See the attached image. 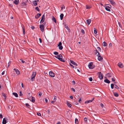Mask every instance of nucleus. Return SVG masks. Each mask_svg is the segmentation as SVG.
I'll use <instances>...</instances> for the list:
<instances>
[{
	"label": "nucleus",
	"instance_id": "c03bdc74",
	"mask_svg": "<svg viewBox=\"0 0 124 124\" xmlns=\"http://www.w3.org/2000/svg\"><path fill=\"white\" fill-rule=\"evenodd\" d=\"M89 80L90 81H92L93 80V78L92 77H90L89 78Z\"/></svg>",
	"mask_w": 124,
	"mask_h": 124
},
{
	"label": "nucleus",
	"instance_id": "4c0bfd02",
	"mask_svg": "<svg viewBox=\"0 0 124 124\" xmlns=\"http://www.w3.org/2000/svg\"><path fill=\"white\" fill-rule=\"evenodd\" d=\"M2 96L4 97L5 99H6V95L5 94V93H2Z\"/></svg>",
	"mask_w": 124,
	"mask_h": 124
},
{
	"label": "nucleus",
	"instance_id": "ea45409f",
	"mask_svg": "<svg viewBox=\"0 0 124 124\" xmlns=\"http://www.w3.org/2000/svg\"><path fill=\"white\" fill-rule=\"evenodd\" d=\"M114 87L115 88L117 89H119V87L116 84H114Z\"/></svg>",
	"mask_w": 124,
	"mask_h": 124
},
{
	"label": "nucleus",
	"instance_id": "13d9d810",
	"mask_svg": "<svg viewBox=\"0 0 124 124\" xmlns=\"http://www.w3.org/2000/svg\"><path fill=\"white\" fill-rule=\"evenodd\" d=\"M10 64H11V62L10 61L8 62V67L10 65Z\"/></svg>",
	"mask_w": 124,
	"mask_h": 124
},
{
	"label": "nucleus",
	"instance_id": "0eeeda50",
	"mask_svg": "<svg viewBox=\"0 0 124 124\" xmlns=\"http://www.w3.org/2000/svg\"><path fill=\"white\" fill-rule=\"evenodd\" d=\"M62 43L61 42H59L58 46H59V48L60 50H62L63 49V46H62Z\"/></svg>",
	"mask_w": 124,
	"mask_h": 124
},
{
	"label": "nucleus",
	"instance_id": "49530a36",
	"mask_svg": "<svg viewBox=\"0 0 124 124\" xmlns=\"http://www.w3.org/2000/svg\"><path fill=\"white\" fill-rule=\"evenodd\" d=\"M41 92H39V97H40L41 96Z\"/></svg>",
	"mask_w": 124,
	"mask_h": 124
},
{
	"label": "nucleus",
	"instance_id": "e433bc0d",
	"mask_svg": "<svg viewBox=\"0 0 124 124\" xmlns=\"http://www.w3.org/2000/svg\"><path fill=\"white\" fill-rule=\"evenodd\" d=\"M54 54L55 55H57L58 54V53L57 52L55 51L54 53Z\"/></svg>",
	"mask_w": 124,
	"mask_h": 124
},
{
	"label": "nucleus",
	"instance_id": "8fccbe9b",
	"mask_svg": "<svg viewBox=\"0 0 124 124\" xmlns=\"http://www.w3.org/2000/svg\"><path fill=\"white\" fill-rule=\"evenodd\" d=\"M20 60L21 61L22 63H24L25 62V61L23 60L22 59H20Z\"/></svg>",
	"mask_w": 124,
	"mask_h": 124
},
{
	"label": "nucleus",
	"instance_id": "f8f14e48",
	"mask_svg": "<svg viewBox=\"0 0 124 124\" xmlns=\"http://www.w3.org/2000/svg\"><path fill=\"white\" fill-rule=\"evenodd\" d=\"M14 70L15 71V72L17 74L19 75L20 74V71L17 69H14Z\"/></svg>",
	"mask_w": 124,
	"mask_h": 124
},
{
	"label": "nucleus",
	"instance_id": "72a5a7b5",
	"mask_svg": "<svg viewBox=\"0 0 124 124\" xmlns=\"http://www.w3.org/2000/svg\"><path fill=\"white\" fill-rule=\"evenodd\" d=\"M114 84H111V89H113L114 88Z\"/></svg>",
	"mask_w": 124,
	"mask_h": 124
},
{
	"label": "nucleus",
	"instance_id": "a878e982",
	"mask_svg": "<svg viewBox=\"0 0 124 124\" xmlns=\"http://www.w3.org/2000/svg\"><path fill=\"white\" fill-rule=\"evenodd\" d=\"M33 4L35 6H37V1L36 0L34 1H33Z\"/></svg>",
	"mask_w": 124,
	"mask_h": 124
},
{
	"label": "nucleus",
	"instance_id": "bf43d9fd",
	"mask_svg": "<svg viewBox=\"0 0 124 124\" xmlns=\"http://www.w3.org/2000/svg\"><path fill=\"white\" fill-rule=\"evenodd\" d=\"M71 89L74 92H75V89H74L73 88H72Z\"/></svg>",
	"mask_w": 124,
	"mask_h": 124
},
{
	"label": "nucleus",
	"instance_id": "ddd939ff",
	"mask_svg": "<svg viewBox=\"0 0 124 124\" xmlns=\"http://www.w3.org/2000/svg\"><path fill=\"white\" fill-rule=\"evenodd\" d=\"M41 15V14L38 13L35 16V18L36 19H38L40 17Z\"/></svg>",
	"mask_w": 124,
	"mask_h": 124
},
{
	"label": "nucleus",
	"instance_id": "c756f323",
	"mask_svg": "<svg viewBox=\"0 0 124 124\" xmlns=\"http://www.w3.org/2000/svg\"><path fill=\"white\" fill-rule=\"evenodd\" d=\"M67 106L68 107H69L70 108L71 107V104H70L69 102H67Z\"/></svg>",
	"mask_w": 124,
	"mask_h": 124
},
{
	"label": "nucleus",
	"instance_id": "6ab92c4d",
	"mask_svg": "<svg viewBox=\"0 0 124 124\" xmlns=\"http://www.w3.org/2000/svg\"><path fill=\"white\" fill-rule=\"evenodd\" d=\"M104 82L107 83L109 84L110 83V81L108 79H106L104 80Z\"/></svg>",
	"mask_w": 124,
	"mask_h": 124
},
{
	"label": "nucleus",
	"instance_id": "1a4fd4ad",
	"mask_svg": "<svg viewBox=\"0 0 124 124\" xmlns=\"http://www.w3.org/2000/svg\"><path fill=\"white\" fill-rule=\"evenodd\" d=\"M49 74L50 76L52 77H54L55 76V74L52 71L49 72Z\"/></svg>",
	"mask_w": 124,
	"mask_h": 124
},
{
	"label": "nucleus",
	"instance_id": "680f3d73",
	"mask_svg": "<svg viewBox=\"0 0 124 124\" xmlns=\"http://www.w3.org/2000/svg\"><path fill=\"white\" fill-rule=\"evenodd\" d=\"M47 112H48V113L49 114L50 113V110L49 109H48L47 110Z\"/></svg>",
	"mask_w": 124,
	"mask_h": 124
},
{
	"label": "nucleus",
	"instance_id": "f704fd0d",
	"mask_svg": "<svg viewBox=\"0 0 124 124\" xmlns=\"http://www.w3.org/2000/svg\"><path fill=\"white\" fill-rule=\"evenodd\" d=\"M26 106V107H27L28 108H30V106L28 103H26L25 104Z\"/></svg>",
	"mask_w": 124,
	"mask_h": 124
},
{
	"label": "nucleus",
	"instance_id": "f3484780",
	"mask_svg": "<svg viewBox=\"0 0 124 124\" xmlns=\"http://www.w3.org/2000/svg\"><path fill=\"white\" fill-rule=\"evenodd\" d=\"M26 2H23L21 4V6L23 7H25L26 6Z\"/></svg>",
	"mask_w": 124,
	"mask_h": 124
},
{
	"label": "nucleus",
	"instance_id": "5701e85b",
	"mask_svg": "<svg viewBox=\"0 0 124 124\" xmlns=\"http://www.w3.org/2000/svg\"><path fill=\"white\" fill-rule=\"evenodd\" d=\"M118 66L120 68H122L123 67V65L121 63H118Z\"/></svg>",
	"mask_w": 124,
	"mask_h": 124
},
{
	"label": "nucleus",
	"instance_id": "aec40b11",
	"mask_svg": "<svg viewBox=\"0 0 124 124\" xmlns=\"http://www.w3.org/2000/svg\"><path fill=\"white\" fill-rule=\"evenodd\" d=\"M91 20L90 19H88L86 20V22L89 25L90 24V23L91 22Z\"/></svg>",
	"mask_w": 124,
	"mask_h": 124
},
{
	"label": "nucleus",
	"instance_id": "a211bd4d",
	"mask_svg": "<svg viewBox=\"0 0 124 124\" xmlns=\"http://www.w3.org/2000/svg\"><path fill=\"white\" fill-rule=\"evenodd\" d=\"M112 74L111 73H108L106 75L108 77H110L111 76H112Z\"/></svg>",
	"mask_w": 124,
	"mask_h": 124
},
{
	"label": "nucleus",
	"instance_id": "9d476101",
	"mask_svg": "<svg viewBox=\"0 0 124 124\" xmlns=\"http://www.w3.org/2000/svg\"><path fill=\"white\" fill-rule=\"evenodd\" d=\"M13 3L16 5H17L19 3V0H15Z\"/></svg>",
	"mask_w": 124,
	"mask_h": 124
},
{
	"label": "nucleus",
	"instance_id": "7ed1b4c3",
	"mask_svg": "<svg viewBox=\"0 0 124 124\" xmlns=\"http://www.w3.org/2000/svg\"><path fill=\"white\" fill-rule=\"evenodd\" d=\"M89 68L90 69H92L95 67L94 65H93V62L90 63L88 65Z\"/></svg>",
	"mask_w": 124,
	"mask_h": 124
},
{
	"label": "nucleus",
	"instance_id": "052dcab7",
	"mask_svg": "<svg viewBox=\"0 0 124 124\" xmlns=\"http://www.w3.org/2000/svg\"><path fill=\"white\" fill-rule=\"evenodd\" d=\"M54 101H55L56 100V97H54Z\"/></svg>",
	"mask_w": 124,
	"mask_h": 124
},
{
	"label": "nucleus",
	"instance_id": "c9c22d12",
	"mask_svg": "<svg viewBox=\"0 0 124 124\" xmlns=\"http://www.w3.org/2000/svg\"><path fill=\"white\" fill-rule=\"evenodd\" d=\"M94 33L95 34H96L97 33V31L96 29L95 28H94Z\"/></svg>",
	"mask_w": 124,
	"mask_h": 124
},
{
	"label": "nucleus",
	"instance_id": "7c9ffc66",
	"mask_svg": "<svg viewBox=\"0 0 124 124\" xmlns=\"http://www.w3.org/2000/svg\"><path fill=\"white\" fill-rule=\"evenodd\" d=\"M78 120L77 118H76L75 119V124H78Z\"/></svg>",
	"mask_w": 124,
	"mask_h": 124
},
{
	"label": "nucleus",
	"instance_id": "c85d7f7f",
	"mask_svg": "<svg viewBox=\"0 0 124 124\" xmlns=\"http://www.w3.org/2000/svg\"><path fill=\"white\" fill-rule=\"evenodd\" d=\"M114 95L116 97H117L119 96L118 94L116 93H114Z\"/></svg>",
	"mask_w": 124,
	"mask_h": 124
},
{
	"label": "nucleus",
	"instance_id": "0e129e2a",
	"mask_svg": "<svg viewBox=\"0 0 124 124\" xmlns=\"http://www.w3.org/2000/svg\"><path fill=\"white\" fill-rule=\"evenodd\" d=\"M72 83H73V85L75 84V81H72Z\"/></svg>",
	"mask_w": 124,
	"mask_h": 124
},
{
	"label": "nucleus",
	"instance_id": "6e6552de",
	"mask_svg": "<svg viewBox=\"0 0 124 124\" xmlns=\"http://www.w3.org/2000/svg\"><path fill=\"white\" fill-rule=\"evenodd\" d=\"M39 28L40 30L42 31L43 32L44 30V25L43 24H40L39 25Z\"/></svg>",
	"mask_w": 124,
	"mask_h": 124
},
{
	"label": "nucleus",
	"instance_id": "9b49d317",
	"mask_svg": "<svg viewBox=\"0 0 124 124\" xmlns=\"http://www.w3.org/2000/svg\"><path fill=\"white\" fill-rule=\"evenodd\" d=\"M70 62L72 64L74 65L75 66H77L78 65L77 63L73 61L70 60Z\"/></svg>",
	"mask_w": 124,
	"mask_h": 124
},
{
	"label": "nucleus",
	"instance_id": "dca6fc26",
	"mask_svg": "<svg viewBox=\"0 0 124 124\" xmlns=\"http://www.w3.org/2000/svg\"><path fill=\"white\" fill-rule=\"evenodd\" d=\"M45 15L44 14L42 15V18L41 19V21H42L44 22L45 20Z\"/></svg>",
	"mask_w": 124,
	"mask_h": 124
},
{
	"label": "nucleus",
	"instance_id": "4be33fe9",
	"mask_svg": "<svg viewBox=\"0 0 124 124\" xmlns=\"http://www.w3.org/2000/svg\"><path fill=\"white\" fill-rule=\"evenodd\" d=\"M13 95H14L16 97H17L18 96V94L16 93H13Z\"/></svg>",
	"mask_w": 124,
	"mask_h": 124
},
{
	"label": "nucleus",
	"instance_id": "2eb2a0df",
	"mask_svg": "<svg viewBox=\"0 0 124 124\" xmlns=\"http://www.w3.org/2000/svg\"><path fill=\"white\" fill-rule=\"evenodd\" d=\"M7 120L5 118H4L3 119V121L2 122V123L3 124H6L7 123Z\"/></svg>",
	"mask_w": 124,
	"mask_h": 124
},
{
	"label": "nucleus",
	"instance_id": "6e6d98bb",
	"mask_svg": "<svg viewBox=\"0 0 124 124\" xmlns=\"http://www.w3.org/2000/svg\"><path fill=\"white\" fill-rule=\"evenodd\" d=\"M37 114L39 116H41V114L40 113H37Z\"/></svg>",
	"mask_w": 124,
	"mask_h": 124
},
{
	"label": "nucleus",
	"instance_id": "4d7b16f0",
	"mask_svg": "<svg viewBox=\"0 0 124 124\" xmlns=\"http://www.w3.org/2000/svg\"><path fill=\"white\" fill-rule=\"evenodd\" d=\"M111 79L113 81H115V80L114 78H112Z\"/></svg>",
	"mask_w": 124,
	"mask_h": 124
},
{
	"label": "nucleus",
	"instance_id": "37998d69",
	"mask_svg": "<svg viewBox=\"0 0 124 124\" xmlns=\"http://www.w3.org/2000/svg\"><path fill=\"white\" fill-rule=\"evenodd\" d=\"M61 10H62L63 9H65V7L64 6V5H63L62 6V7H61Z\"/></svg>",
	"mask_w": 124,
	"mask_h": 124
},
{
	"label": "nucleus",
	"instance_id": "774afa93",
	"mask_svg": "<svg viewBox=\"0 0 124 124\" xmlns=\"http://www.w3.org/2000/svg\"><path fill=\"white\" fill-rule=\"evenodd\" d=\"M5 72L4 71H3L2 73V75H3L5 73Z\"/></svg>",
	"mask_w": 124,
	"mask_h": 124
},
{
	"label": "nucleus",
	"instance_id": "cd10ccee",
	"mask_svg": "<svg viewBox=\"0 0 124 124\" xmlns=\"http://www.w3.org/2000/svg\"><path fill=\"white\" fill-rule=\"evenodd\" d=\"M102 45L104 46H107V43L105 42H104L103 43Z\"/></svg>",
	"mask_w": 124,
	"mask_h": 124
},
{
	"label": "nucleus",
	"instance_id": "393cba45",
	"mask_svg": "<svg viewBox=\"0 0 124 124\" xmlns=\"http://www.w3.org/2000/svg\"><path fill=\"white\" fill-rule=\"evenodd\" d=\"M112 4H113L115 3V2L113 0H108Z\"/></svg>",
	"mask_w": 124,
	"mask_h": 124
},
{
	"label": "nucleus",
	"instance_id": "bb28decb",
	"mask_svg": "<svg viewBox=\"0 0 124 124\" xmlns=\"http://www.w3.org/2000/svg\"><path fill=\"white\" fill-rule=\"evenodd\" d=\"M52 20L55 23H56V19L54 17V16L53 17V18H52Z\"/></svg>",
	"mask_w": 124,
	"mask_h": 124
},
{
	"label": "nucleus",
	"instance_id": "a18cd8bd",
	"mask_svg": "<svg viewBox=\"0 0 124 124\" xmlns=\"http://www.w3.org/2000/svg\"><path fill=\"white\" fill-rule=\"evenodd\" d=\"M70 65L73 68H76V67H74V66H73L72 64H71L70 63Z\"/></svg>",
	"mask_w": 124,
	"mask_h": 124
},
{
	"label": "nucleus",
	"instance_id": "4468645a",
	"mask_svg": "<svg viewBox=\"0 0 124 124\" xmlns=\"http://www.w3.org/2000/svg\"><path fill=\"white\" fill-rule=\"evenodd\" d=\"M22 28L23 30V33L24 35L25 34V27L24 25H22Z\"/></svg>",
	"mask_w": 124,
	"mask_h": 124
},
{
	"label": "nucleus",
	"instance_id": "473e14b6",
	"mask_svg": "<svg viewBox=\"0 0 124 124\" xmlns=\"http://www.w3.org/2000/svg\"><path fill=\"white\" fill-rule=\"evenodd\" d=\"M86 8L87 9H89L91 8V7L89 5H86Z\"/></svg>",
	"mask_w": 124,
	"mask_h": 124
},
{
	"label": "nucleus",
	"instance_id": "39448f33",
	"mask_svg": "<svg viewBox=\"0 0 124 124\" xmlns=\"http://www.w3.org/2000/svg\"><path fill=\"white\" fill-rule=\"evenodd\" d=\"M107 5L108 6L106 7L105 8V9L108 11H110V8H111V6L110 5Z\"/></svg>",
	"mask_w": 124,
	"mask_h": 124
},
{
	"label": "nucleus",
	"instance_id": "864d4df0",
	"mask_svg": "<svg viewBox=\"0 0 124 124\" xmlns=\"http://www.w3.org/2000/svg\"><path fill=\"white\" fill-rule=\"evenodd\" d=\"M39 41L40 43H41L42 42V40L41 39V38H40L39 39Z\"/></svg>",
	"mask_w": 124,
	"mask_h": 124
},
{
	"label": "nucleus",
	"instance_id": "20e7f679",
	"mask_svg": "<svg viewBox=\"0 0 124 124\" xmlns=\"http://www.w3.org/2000/svg\"><path fill=\"white\" fill-rule=\"evenodd\" d=\"M36 74V73L35 72H33L31 76V80L32 81H33L34 80V77L35 76Z\"/></svg>",
	"mask_w": 124,
	"mask_h": 124
},
{
	"label": "nucleus",
	"instance_id": "b1692460",
	"mask_svg": "<svg viewBox=\"0 0 124 124\" xmlns=\"http://www.w3.org/2000/svg\"><path fill=\"white\" fill-rule=\"evenodd\" d=\"M32 100L31 101L33 103L35 101V99L34 97H31Z\"/></svg>",
	"mask_w": 124,
	"mask_h": 124
},
{
	"label": "nucleus",
	"instance_id": "412c9836",
	"mask_svg": "<svg viewBox=\"0 0 124 124\" xmlns=\"http://www.w3.org/2000/svg\"><path fill=\"white\" fill-rule=\"evenodd\" d=\"M64 16V15L63 14H61L60 15V19L61 20H62Z\"/></svg>",
	"mask_w": 124,
	"mask_h": 124
},
{
	"label": "nucleus",
	"instance_id": "79ce46f5",
	"mask_svg": "<svg viewBox=\"0 0 124 124\" xmlns=\"http://www.w3.org/2000/svg\"><path fill=\"white\" fill-rule=\"evenodd\" d=\"M78 101L80 103H81V98H80L78 100Z\"/></svg>",
	"mask_w": 124,
	"mask_h": 124
},
{
	"label": "nucleus",
	"instance_id": "603ef678",
	"mask_svg": "<svg viewBox=\"0 0 124 124\" xmlns=\"http://www.w3.org/2000/svg\"><path fill=\"white\" fill-rule=\"evenodd\" d=\"M100 105L101 107L102 108H103L104 107V105H103V104H102V103H101L100 104Z\"/></svg>",
	"mask_w": 124,
	"mask_h": 124
},
{
	"label": "nucleus",
	"instance_id": "e2e57ef3",
	"mask_svg": "<svg viewBox=\"0 0 124 124\" xmlns=\"http://www.w3.org/2000/svg\"><path fill=\"white\" fill-rule=\"evenodd\" d=\"M3 118V116L1 114L0 115V118Z\"/></svg>",
	"mask_w": 124,
	"mask_h": 124
},
{
	"label": "nucleus",
	"instance_id": "de8ad7c7",
	"mask_svg": "<svg viewBox=\"0 0 124 124\" xmlns=\"http://www.w3.org/2000/svg\"><path fill=\"white\" fill-rule=\"evenodd\" d=\"M81 32L83 34H85L84 31V30L83 29L81 30Z\"/></svg>",
	"mask_w": 124,
	"mask_h": 124
},
{
	"label": "nucleus",
	"instance_id": "5fc2aeb1",
	"mask_svg": "<svg viewBox=\"0 0 124 124\" xmlns=\"http://www.w3.org/2000/svg\"><path fill=\"white\" fill-rule=\"evenodd\" d=\"M45 101L46 103H47L48 100H47V99L46 98H45Z\"/></svg>",
	"mask_w": 124,
	"mask_h": 124
},
{
	"label": "nucleus",
	"instance_id": "09e8293b",
	"mask_svg": "<svg viewBox=\"0 0 124 124\" xmlns=\"http://www.w3.org/2000/svg\"><path fill=\"white\" fill-rule=\"evenodd\" d=\"M35 9H36L38 11H39V8L38 7H36Z\"/></svg>",
	"mask_w": 124,
	"mask_h": 124
},
{
	"label": "nucleus",
	"instance_id": "58836bf2",
	"mask_svg": "<svg viewBox=\"0 0 124 124\" xmlns=\"http://www.w3.org/2000/svg\"><path fill=\"white\" fill-rule=\"evenodd\" d=\"M19 96H22L23 94L22 93V91H20L19 92Z\"/></svg>",
	"mask_w": 124,
	"mask_h": 124
},
{
	"label": "nucleus",
	"instance_id": "a19ab883",
	"mask_svg": "<svg viewBox=\"0 0 124 124\" xmlns=\"http://www.w3.org/2000/svg\"><path fill=\"white\" fill-rule=\"evenodd\" d=\"M97 48L98 51H99L100 52L101 51V49L100 47H97Z\"/></svg>",
	"mask_w": 124,
	"mask_h": 124
},
{
	"label": "nucleus",
	"instance_id": "f03ea898",
	"mask_svg": "<svg viewBox=\"0 0 124 124\" xmlns=\"http://www.w3.org/2000/svg\"><path fill=\"white\" fill-rule=\"evenodd\" d=\"M55 57L57 58L60 61L63 62H65V61L64 60H63L62 59V56L61 54H60L58 55L57 56H55Z\"/></svg>",
	"mask_w": 124,
	"mask_h": 124
},
{
	"label": "nucleus",
	"instance_id": "3c124183",
	"mask_svg": "<svg viewBox=\"0 0 124 124\" xmlns=\"http://www.w3.org/2000/svg\"><path fill=\"white\" fill-rule=\"evenodd\" d=\"M87 118L85 117L84 118V121H85V122L87 121Z\"/></svg>",
	"mask_w": 124,
	"mask_h": 124
},
{
	"label": "nucleus",
	"instance_id": "f257e3e1",
	"mask_svg": "<svg viewBox=\"0 0 124 124\" xmlns=\"http://www.w3.org/2000/svg\"><path fill=\"white\" fill-rule=\"evenodd\" d=\"M94 52L96 54H97L98 53L97 56L98 57V60L100 61H102L103 59V58L101 56L100 54L98 51L97 50H95L94 51Z\"/></svg>",
	"mask_w": 124,
	"mask_h": 124
},
{
	"label": "nucleus",
	"instance_id": "423d86ee",
	"mask_svg": "<svg viewBox=\"0 0 124 124\" xmlns=\"http://www.w3.org/2000/svg\"><path fill=\"white\" fill-rule=\"evenodd\" d=\"M98 75L99 78L100 79H103V76L101 72H99L97 73Z\"/></svg>",
	"mask_w": 124,
	"mask_h": 124
},
{
	"label": "nucleus",
	"instance_id": "2f4dec72",
	"mask_svg": "<svg viewBox=\"0 0 124 124\" xmlns=\"http://www.w3.org/2000/svg\"><path fill=\"white\" fill-rule=\"evenodd\" d=\"M92 102V101L91 100H89L88 101H85V103H88L89 102Z\"/></svg>",
	"mask_w": 124,
	"mask_h": 124
},
{
	"label": "nucleus",
	"instance_id": "338daca9",
	"mask_svg": "<svg viewBox=\"0 0 124 124\" xmlns=\"http://www.w3.org/2000/svg\"><path fill=\"white\" fill-rule=\"evenodd\" d=\"M31 28L33 30L34 29V27L33 26H32L31 27Z\"/></svg>",
	"mask_w": 124,
	"mask_h": 124
},
{
	"label": "nucleus",
	"instance_id": "69168bd1",
	"mask_svg": "<svg viewBox=\"0 0 124 124\" xmlns=\"http://www.w3.org/2000/svg\"><path fill=\"white\" fill-rule=\"evenodd\" d=\"M112 46V44L111 43H110L109 44V46L110 47H111Z\"/></svg>",
	"mask_w": 124,
	"mask_h": 124
}]
</instances>
